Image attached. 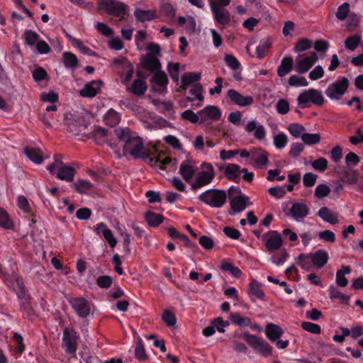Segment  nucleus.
Returning <instances> with one entry per match:
<instances>
[{"label":"nucleus","mask_w":363,"mask_h":363,"mask_svg":"<svg viewBox=\"0 0 363 363\" xmlns=\"http://www.w3.org/2000/svg\"><path fill=\"white\" fill-rule=\"evenodd\" d=\"M330 297L332 299L339 298L345 304H348L350 296L341 293L335 286H331L329 289Z\"/></svg>","instance_id":"obj_45"},{"label":"nucleus","mask_w":363,"mask_h":363,"mask_svg":"<svg viewBox=\"0 0 363 363\" xmlns=\"http://www.w3.org/2000/svg\"><path fill=\"white\" fill-rule=\"evenodd\" d=\"M247 200L248 198L245 196H238L233 198L230 201L232 211H230V214L233 215L235 213L242 211L247 206Z\"/></svg>","instance_id":"obj_19"},{"label":"nucleus","mask_w":363,"mask_h":363,"mask_svg":"<svg viewBox=\"0 0 363 363\" xmlns=\"http://www.w3.org/2000/svg\"><path fill=\"white\" fill-rule=\"evenodd\" d=\"M195 172L196 167L190 161L182 163L179 167V173L186 182H191Z\"/></svg>","instance_id":"obj_21"},{"label":"nucleus","mask_w":363,"mask_h":363,"mask_svg":"<svg viewBox=\"0 0 363 363\" xmlns=\"http://www.w3.org/2000/svg\"><path fill=\"white\" fill-rule=\"evenodd\" d=\"M289 84L291 86H306L308 84L306 79L303 77H298L296 75H292L289 79Z\"/></svg>","instance_id":"obj_55"},{"label":"nucleus","mask_w":363,"mask_h":363,"mask_svg":"<svg viewBox=\"0 0 363 363\" xmlns=\"http://www.w3.org/2000/svg\"><path fill=\"white\" fill-rule=\"evenodd\" d=\"M75 169L69 165L62 164L59 167L57 177L61 180L72 182L75 174Z\"/></svg>","instance_id":"obj_20"},{"label":"nucleus","mask_w":363,"mask_h":363,"mask_svg":"<svg viewBox=\"0 0 363 363\" xmlns=\"http://www.w3.org/2000/svg\"><path fill=\"white\" fill-rule=\"evenodd\" d=\"M123 155H130L135 159L147 158L149 156L148 150L145 147L142 139L138 136H133L124 144Z\"/></svg>","instance_id":"obj_2"},{"label":"nucleus","mask_w":363,"mask_h":363,"mask_svg":"<svg viewBox=\"0 0 363 363\" xmlns=\"http://www.w3.org/2000/svg\"><path fill=\"white\" fill-rule=\"evenodd\" d=\"M318 215L324 221L330 224L335 225L338 223L337 214L331 212V211L327 207L320 208L318 211Z\"/></svg>","instance_id":"obj_27"},{"label":"nucleus","mask_w":363,"mask_h":363,"mask_svg":"<svg viewBox=\"0 0 363 363\" xmlns=\"http://www.w3.org/2000/svg\"><path fill=\"white\" fill-rule=\"evenodd\" d=\"M203 88L201 84H194L192 88L190 89L189 92L191 94L194 96V98H191L189 96L186 97V100L189 101H193L194 99L202 101L203 100V96L202 95Z\"/></svg>","instance_id":"obj_43"},{"label":"nucleus","mask_w":363,"mask_h":363,"mask_svg":"<svg viewBox=\"0 0 363 363\" xmlns=\"http://www.w3.org/2000/svg\"><path fill=\"white\" fill-rule=\"evenodd\" d=\"M301 55H298L296 59V70L303 74L308 72L318 60V55L315 52H312L310 56L301 59Z\"/></svg>","instance_id":"obj_11"},{"label":"nucleus","mask_w":363,"mask_h":363,"mask_svg":"<svg viewBox=\"0 0 363 363\" xmlns=\"http://www.w3.org/2000/svg\"><path fill=\"white\" fill-rule=\"evenodd\" d=\"M330 192V189L325 184L318 185L315 191V196L317 198H323L327 196Z\"/></svg>","instance_id":"obj_63"},{"label":"nucleus","mask_w":363,"mask_h":363,"mask_svg":"<svg viewBox=\"0 0 363 363\" xmlns=\"http://www.w3.org/2000/svg\"><path fill=\"white\" fill-rule=\"evenodd\" d=\"M336 173L340 181L348 184H354L358 181V174L353 169L338 167L336 168Z\"/></svg>","instance_id":"obj_13"},{"label":"nucleus","mask_w":363,"mask_h":363,"mask_svg":"<svg viewBox=\"0 0 363 363\" xmlns=\"http://www.w3.org/2000/svg\"><path fill=\"white\" fill-rule=\"evenodd\" d=\"M97 285L101 288L107 289L110 287L113 283V279L108 275L101 276L96 280Z\"/></svg>","instance_id":"obj_57"},{"label":"nucleus","mask_w":363,"mask_h":363,"mask_svg":"<svg viewBox=\"0 0 363 363\" xmlns=\"http://www.w3.org/2000/svg\"><path fill=\"white\" fill-rule=\"evenodd\" d=\"M245 129L247 132L251 133L255 130L254 135L257 140H262L265 137V130L262 125H257L254 121H250L246 125Z\"/></svg>","instance_id":"obj_28"},{"label":"nucleus","mask_w":363,"mask_h":363,"mask_svg":"<svg viewBox=\"0 0 363 363\" xmlns=\"http://www.w3.org/2000/svg\"><path fill=\"white\" fill-rule=\"evenodd\" d=\"M302 141L308 145L318 144L320 141V135L318 133H303L301 135Z\"/></svg>","instance_id":"obj_44"},{"label":"nucleus","mask_w":363,"mask_h":363,"mask_svg":"<svg viewBox=\"0 0 363 363\" xmlns=\"http://www.w3.org/2000/svg\"><path fill=\"white\" fill-rule=\"evenodd\" d=\"M147 89L146 82L141 79H135L131 86H127V90L133 94L140 96L145 94Z\"/></svg>","instance_id":"obj_23"},{"label":"nucleus","mask_w":363,"mask_h":363,"mask_svg":"<svg viewBox=\"0 0 363 363\" xmlns=\"http://www.w3.org/2000/svg\"><path fill=\"white\" fill-rule=\"evenodd\" d=\"M152 82H155L157 85L161 86L162 89H159L158 91L163 92L166 89L168 79L166 74L164 72L158 70L153 76Z\"/></svg>","instance_id":"obj_33"},{"label":"nucleus","mask_w":363,"mask_h":363,"mask_svg":"<svg viewBox=\"0 0 363 363\" xmlns=\"http://www.w3.org/2000/svg\"><path fill=\"white\" fill-rule=\"evenodd\" d=\"M248 294L259 299H263L264 297V293L261 289V284L255 279L249 285Z\"/></svg>","instance_id":"obj_30"},{"label":"nucleus","mask_w":363,"mask_h":363,"mask_svg":"<svg viewBox=\"0 0 363 363\" xmlns=\"http://www.w3.org/2000/svg\"><path fill=\"white\" fill-rule=\"evenodd\" d=\"M318 176L313 173H306L303 175V182L305 186L311 187L315 184Z\"/></svg>","instance_id":"obj_61"},{"label":"nucleus","mask_w":363,"mask_h":363,"mask_svg":"<svg viewBox=\"0 0 363 363\" xmlns=\"http://www.w3.org/2000/svg\"><path fill=\"white\" fill-rule=\"evenodd\" d=\"M272 46V42L270 38H267L257 48L256 53L257 57L259 59L263 58L267 54L268 50Z\"/></svg>","instance_id":"obj_41"},{"label":"nucleus","mask_w":363,"mask_h":363,"mask_svg":"<svg viewBox=\"0 0 363 363\" xmlns=\"http://www.w3.org/2000/svg\"><path fill=\"white\" fill-rule=\"evenodd\" d=\"M293 58L291 56L284 57L277 69V74L280 77H285L293 69Z\"/></svg>","instance_id":"obj_24"},{"label":"nucleus","mask_w":363,"mask_h":363,"mask_svg":"<svg viewBox=\"0 0 363 363\" xmlns=\"http://www.w3.org/2000/svg\"><path fill=\"white\" fill-rule=\"evenodd\" d=\"M78 336L73 329L66 328L63 331L62 346L66 352L74 354L77 347Z\"/></svg>","instance_id":"obj_8"},{"label":"nucleus","mask_w":363,"mask_h":363,"mask_svg":"<svg viewBox=\"0 0 363 363\" xmlns=\"http://www.w3.org/2000/svg\"><path fill=\"white\" fill-rule=\"evenodd\" d=\"M262 239L265 241L266 249L269 252L279 249L283 244L281 235L275 230L265 233Z\"/></svg>","instance_id":"obj_10"},{"label":"nucleus","mask_w":363,"mask_h":363,"mask_svg":"<svg viewBox=\"0 0 363 363\" xmlns=\"http://www.w3.org/2000/svg\"><path fill=\"white\" fill-rule=\"evenodd\" d=\"M99 6L100 9L104 10L106 13L118 16L121 19L124 18V16L126 14L128 9L126 4L114 0H101L99 3Z\"/></svg>","instance_id":"obj_5"},{"label":"nucleus","mask_w":363,"mask_h":363,"mask_svg":"<svg viewBox=\"0 0 363 363\" xmlns=\"http://www.w3.org/2000/svg\"><path fill=\"white\" fill-rule=\"evenodd\" d=\"M210 7L215 16L216 21L218 23L226 25L230 23V13L224 8V6H220V5H218V4L214 0H210Z\"/></svg>","instance_id":"obj_9"},{"label":"nucleus","mask_w":363,"mask_h":363,"mask_svg":"<svg viewBox=\"0 0 363 363\" xmlns=\"http://www.w3.org/2000/svg\"><path fill=\"white\" fill-rule=\"evenodd\" d=\"M145 218L151 227H156L160 225L164 220V217L161 214H157L152 211H147L145 213Z\"/></svg>","instance_id":"obj_32"},{"label":"nucleus","mask_w":363,"mask_h":363,"mask_svg":"<svg viewBox=\"0 0 363 363\" xmlns=\"http://www.w3.org/2000/svg\"><path fill=\"white\" fill-rule=\"evenodd\" d=\"M297 101L299 106L305 108L308 102L321 106L324 102V99L320 91L311 89L300 94Z\"/></svg>","instance_id":"obj_6"},{"label":"nucleus","mask_w":363,"mask_h":363,"mask_svg":"<svg viewBox=\"0 0 363 363\" xmlns=\"http://www.w3.org/2000/svg\"><path fill=\"white\" fill-rule=\"evenodd\" d=\"M301 326L303 330L306 331H308L309 333H313V334H320V327L315 324L311 322H303L301 324Z\"/></svg>","instance_id":"obj_56"},{"label":"nucleus","mask_w":363,"mask_h":363,"mask_svg":"<svg viewBox=\"0 0 363 363\" xmlns=\"http://www.w3.org/2000/svg\"><path fill=\"white\" fill-rule=\"evenodd\" d=\"M359 157L352 152H350L345 156V163L347 167L357 165L359 162Z\"/></svg>","instance_id":"obj_60"},{"label":"nucleus","mask_w":363,"mask_h":363,"mask_svg":"<svg viewBox=\"0 0 363 363\" xmlns=\"http://www.w3.org/2000/svg\"><path fill=\"white\" fill-rule=\"evenodd\" d=\"M120 120L121 118L118 113L113 109H110L104 116L106 123L111 127H114L118 125Z\"/></svg>","instance_id":"obj_38"},{"label":"nucleus","mask_w":363,"mask_h":363,"mask_svg":"<svg viewBox=\"0 0 363 363\" xmlns=\"http://www.w3.org/2000/svg\"><path fill=\"white\" fill-rule=\"evenodd\" d=\"M349 6L350 4L348 3H344L338 7L337 11L336 13V17L339 20L342 21L346 18L349 13Z\"/></svg>","instance_id":"obj_58"},{"label":"nucleus","mask_w":363,"mask_h":363,"mask_svg":"<svg viewBox=\"0 0 363 363\" xmlns=\"http://www.w3.org/2000/svg\"><path fill=\"white\" fill-rule=\"evenodd\" d=\"M348 86V79L342 77L341 79L329 85L325 91V94L330 99L338 100L346 92Z\"/></svg>","instance_id":"obj_7"},{"label":"nucleus","mask_w":363,"mask_h":363,"mask_svg":"<svg viewBox=\"0 0 363 363\" xmlns=\"http://www.w3.org/2000/svg\"><path fill=\"white\" fill-rule=\"evenodd\" d=\"M283 330L278 325L268 323L266 326V335L271 341H275L283 334Z\"/></svg>","instance_id":"obj_25"},{"label":"nucleus","mask_w":363,"mask_h":363,"mask_svg":"<svg viewBox=\"0 0 363 363\" xmlns=\"http://www.w3.org/2000/svg\"><path fill=\"white\" fill-rule=\"evenodd\" d=\"M312 167L319 171H325L328 167V161L324 157H320L312 162Z\"/></svg>","instance_id":"obj_62"},{"label":"nucleus","mask_w":363,"mask_h":363,"mask_svg":"<svg viewBox=\"0 0 363 363\" xmlns=\"http://www.w3.org/2000/svg\"><path fill=\"white\" fill-rule=\"evenodd\" d=\"M252 160L257 166L266 165L268 163V155L261 150H253L252 152Z\"/></svg>","instance_id":"obj_29"},{"label":"nucleus","mask_w":363,"mask_h":363,"mask_svg":"<svg viewBox=\"0 0 363 363\" xmlns=\"http://www.w3.org/2000/svg\"><path fill=\"white\" fill-rule=\"evenodd\" d=\"M115 135L117 138L123 141L125 143L129 140L133 136L130 135V131L128 128H117L114 130Z\"/></svg>","instance_id":"obj_49"},{"label":"nucleus","mask_w":363,"mask_h":363,"mask_svg":"<svg viewBox=\"0 0 363 363\" xmlns=\"http://www.w3.org/2000/svg\"><path fill=\"white\" fill-rule=\"evenodd\" d=\"M96 27L98 31L106 37H111L113 35V30L104 23L98 22Z\"/></svg>","instance_id":"obj_59"},{"label":"nucleus","mask_w":363,"mask_h":363,"mask_svg":"<svg viewBox=\"0 0 363 363\" xmlns=\"http://www.w3.org/2000/svg\"><path fill=\"white\" fill-rule=\"evenodd\" d=\"M24 38L29 45L33 46L38 42L39 35L34 31L26 30L24 33Z\"/></svg>","instance_id":"obj_54"},{"label":"nucleus","mask_w":363,"mask_h":363,"mask_svg":"<svg viewBox=\"0 0 363 363\" xmlns=\"http://www.w3.org/2000/svg\"><path fill=\"white\" fill-rule=\"evenodd\" d=\"M224 60L227 65L233 70H237L240 67V63L233 55H225L224 57Z\"/></svg>","instance_id":"obj_53"},{"label":"nucleus","mask_w":363,"mask_h":363,"mask_svg":"<svg viewBox=\"0 0 363 363\" xmlns=\"http://www.w3.org/2000/svg\"><path fill=\"white\" fill-rule=\"evenodd\" d=\"M199 198L211 207L220 208L226 201L227 194L224 190L211 189L202 193Z\"/></svg>","instance_id":"obj_3"},{"label":"nucleus","mask_w":363,"mask_h":363,"mask_svg":"<svg viewBox=\"0 0 363 363\" xmlns=\"http://www.w3.org/2000/svg\"><path fill=\"white\" fill-rule=\"evenodd\" d=\"M134 16L140 22L151 21L155 18V11L152 10H141L136 9L134 11Z\"/></svg>","instance_id":"obj_31"},{"label":"nucleus","mask_w":363,"mask_h":363,"mask_svg":"<svg viewBox=\"0 0 363 363\" xmlns=\"http://www.w3.org/2000/svg\"><path fill=\"white\" fill-rule=\"evenodd\" d=\"M24 154L35 164H41L43 161V153L38 147L30 148L25 147L23 149Z\"/></svg>","instance_id":"obj_22"},{"label":"nucleus","mask_w":363,"mask_h":363,"mask_svg":"<svg viewBox=\"0 0 363 363\" xmlns=\"http://www.w3.org/2000/svg\"><path fill=\"white\" fill-rule=\"evenodd\" d=\"M230 319L232 323L240 327L248 326L251 324L250 318L242 317L238 313H232L230 315Z\"/></svg>","instance_id":"obj_39"},{"label":"nucleus","mask_w":363,"mask_h":363,"mask_svg":"<svg viewBox=\"0 0 363 363\" xmlns=\"http://www.w3.org/2000/svg\"><path fill=\"white\" fill-rule=\"evenodd\" d=\"M201 117V121H204L206 118H209L213 121H218L221 116L220 109L216 106H208L205 108L201 110L198 113Z\"/></svg>","instance_id":"obj_18"},{"label":"nucleus","mask_w":363,"mask_h":363,"mask_svg":"<svg viewBox=\"0 0 363 363\" xmlns=\"http://www.w3.org/2000/svg\"><path fill=\"white\" fill-rule=\"evenodd\" d=\"M240 172L241 170L238 165L230 164L225 167L224 174L229 180H235L239 178Z\"/></svg>","instance_id":"obj_35"},{"label":"nucleus","mask_w":363,"mask_h":363,"mask_svg":"<svg viewBox=\"0 0 363 363\" xmlns=\"http://www.w3.org/2000/svg\"><path fill=\"white\" fill-rule=\"evenodd\" d=\"M308 206L301 203H296L291 208V213L295 219L303 218L308 213Z\"/></svg>","instance_id":"obj_26"},{"label":"nucleus","mask_w":363,"mask_h":363,"mask_svg":"<svg viewBox=\"0 0 363 363\" xmlns=\"http://www.w3.org/2000/svg\"><path fill=\"white\" fill-rule=\"evenodd\" d=\"M310 256L308 255L300 254L298 257V262L301 267L306 271H309L311 269V264L309 260Z\"/></svg>","instance_id":"obj_52"},{"label":"nucleus","mask_w":363,"mask_h":363,"mask_svg":"<svg viewBox=\"0 0 363 363\" xmlns=\"http://www.w3.org/2000/svg\"><path fill=\"white\" fill-rule=\"evenodd\" d=\"M135 356L139 360H145L148 358L142 339L138 337L135 348Z\"/></svg>","instance_id":"obj_42"},{"label":"nucleus","mask_w":363,"mask_h":363,"mask_svg":"<svg viewBox=\"0 0 363 363\" xmlns=\"http://www.w3.org/2000/svg\"><path fill=\"white\" fill-rule=\"evenodd\" d=\"M0 226L7 230H11L13 228V223L12 220L10 218L9 215L3 208L1 207Z\"/></svg>","instance_id":"obj_36"},{"label":"nucleus","mask_w":363,"mask_h":363,"mask_svg":"<svg viewBox=\"0 0 363 363\" xmlns=\"http://www.w3.org/2000/svg\"><path fill=\"white\" fill-rule=\"evenodd\" d=\"M65 125L67 130L74 135H84L87 129L85 118L77 113H66L64 114Z\"/></svg>","instance_id":"obj_1"},{"label":"nucleus","mask_w":363,"mask_h":363,"mask_svg":"<svg viewBox=\"0 0 363 363\" xmlns=\"http://www.w3.org/2000/svg\"><path fill=\"white\" fill-rule=\"evenodd\" d=\"M142 67L147 71H158L161 67L160 60L152 54L147 53L146 56L141 58Z\"/></svg>","instance_id":"obj_14"},{"label":"nucleus","mask_w":363,"mask_h":363,"mask_svg":"<svg viewBox=\"0 0 363 363\" xmlns=\"http://www.w3.org/2000/svg\"><path fill=\"white\" fill-rule=\"evenodd\" d=\"M162 319L167 326H174L177 323L175 315L169 310H164L163 311Z\"/></svg>","instance_id":"obj_48"},{"label":"nucleus","mask_w":363,"mask_h":363,"mask_svg":"<svg viewBox=\"0 0 363 363\" xmlns=\"http://www.w3.org/2000/svg\"><path fill=\"white\" fill-rule=\"evenodd\" d=\"M313 265L318 269L323 268L328 261V255L323 250H319L314 253L309 254Z\"/></svg>","instance_id":"obj_16"},{"label":"nucleus","mask_w":363,"mask_h":363,"mask_svg":"<svg viewBox=\"0 0 363 363\" xmlns=\"http://www.w3.org/2000/svg\"><path fill=\"white\" fill-rule=\"evenodd\" d=\"M72 308L82 318H86L90 313V307L88 301L84 298H74L69 301Z\"/></svg>","instance_id":"obj_12"},{"label":"nucleus","mask_w":363,"mask_h":363,"mask_svg":"<svg viewBox=\"0 0 363 363\" xmlns=\"http://www.w3.org/2000/svg\"><path fill=\"white\" fill-rule=\"evenodd\" d=\"M202 170L198 172L196 177L191 186L195 190L210 184L215 177V172L213 166L209 163H203Z\"/></svg>","instance_id":"obj_4"},{"label":"nucleus","mask_w":363,"mask_h":363,"mask_svg":"<svg viewBox=\"0 0 363 363\" xmlns=\"http://www.w3.org/2000/svg\"><path fill=\"white\" fill-rule=\"evenodd\" d=\"M201 74L194 72H186L182 77V86L181 87L185 89L186 86L191 84L194 82H197L200 79Z\"/></svg>","instance_id":"obj_37"},{"label":"nucleus","mask_w":363,"mask_h":363,"mask_svg":"<svg viewBox=\"0 0 363 363\" xmlns=\"http://www.w3.org/2000/svg\"><path fill=\"white\" fill-rule=\"evenodd\" d=\"M312 46V42L308 38H302L299 40L295 45L294 51L296 52H301L308 50Z\"/></svg>","instance_id":"obj_46"},{"label":"nucleus","mask_w":363,"mask_h":363,"mask_svg":"<svg viewBox=\"0 0 363 363\" xmlns=\"http://www.w3.org/2000/svg\"><path fill=\"white\" fill-rule=\"evenodd\" d=\"M63 62L67 67L74 68L78 65L77 57L71 52H65L62 55Z\"/></svg>","instance_id":"obj_40"},{"label":"nucleus","mask_w":363,"mask_h":363,"mask_svg":"<svg viewBox=\"0 0 363 363\" xmlns=\"http://www.w3.org/2000/svg\"><path fill=\"white\" fill-rule=\"evenodd\" d=\"M102 234L106 240L108 242L109 245L111 247H113L117 244L116 239L113 237V233L111 230L108 228H104L102 230Z\"/></svg>","instance_id":"obj_64"},{"label":"nucleus","mask_w":363,"mask_h":363,"mask_svg":"<svg viewBox=\"0 0 363 363\" xmlns=\"http://www.w3.org/2000/svg\"><path fill=\"white\" fill-rule=\"evenodd\" d=\"M288 130L289 133L296 138H301L302 134L305 132V128L298 123L291 124L289 126Z\"/></svg>","instance_id":"obj_50"},{"label":"nucleus","mask_w":363,"mask_h":363,"mask_svg":"<svg viewBox=\"0 0 363 363\" xmlns=\"http://www.w3.org/2000/svg\"><path fill=\"white\" fill-rule=\"evenodd\" d=\"M244 337L245 341L255 350H257L260 344L263 342L262 338L253 335L245 334Z\"/></svg>","instance_id":"obj_51"},{"label":"nucleus","mask_w":363,"mask_h":363,"mask_svg":"<svg viewBox=\"0 0 363 363\" xmlns=\"http://www.w3.org/2000/svg\"><path fill=\"white\" fill-rule=\"evenodd\" d=\"M228 96L233 103L241 106H250L253 103L252 96H244L234 89H230Z\"/></svg>","instance_id":"obj_15"},{"label":"nucleus","mask_w":363,"mask_h":363,"mask_svg":"<svg viewBox=\"0 0 363 363\" xmlns=\"http://www.w3.org/2000/svg\"><path fill=\"white\" fill-rule=\"evenodd\" d=\"M361 42V36L359 35H354L348 37L345 42V47L351 50H354L357 48Z\"/></svg>","instance_id":"obj_47"},{"label":"nucleus","mask_w":363,"mask_h":363,"mask_svg":"<svg viewBox=\"0 0 363 363\" xmlns=\"http://www.w3.org/2000/svg\"><path fill=\"white\" fill-rule=\"evenodd\" d=\"M103 84L101 80H94L85 84L84 87L79 91V94L84 97H94L97 94V90Z\"/></svg>","instance_id":"obj_17"},{"label":"nucleus","mask_w":363,"mask_h":363,"mask_svg":"<svg viewBox=\"0 0 363 363\" xmlns=\"http://www.w3.org/2000/svg\"><path fill=\"white\" fill-rule=\"evenodd\" d=\"M75 190L79 194H86L93 188V184L85 179H78L73 183Z\"/></svg>","instance_id":"obj_34"}]
</instances>
